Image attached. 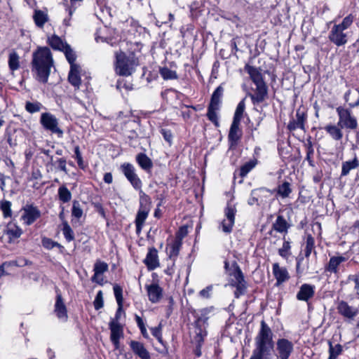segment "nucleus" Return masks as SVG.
<instances>
[{
  "label": "nucleus",
  "instance_id": "obj_64",
  "mask_svg": "<svg viewBox=\"0 0 359 359\" xmlns=\"http://www.w3.org/2000/svg\"><path fill=\"white\" fill-rule=\"evenodd\" d=\"M161 133L164 140L170 144L172 142V133L170 130H165V129H162Z\"/></svg>",
  "mask_w": 359,
  "mask_h": 359
},
{
  "label": "nucleus",
  "instance_id": "obj_63",
  "mask_svg": "<svg viewBox=\"0 0 359 359\" xmlns=\"http://www.w3.org/2000/svg\"><path fill=\"white\" fill-rule=\"evenodd\" d=\"M212 290V285H209L200 292V296L203 298H209Z\"/></svg>",
  "mask_w": 359,
  "mask_h": 359
},
{
  "label": "nucleus",
  "instance_id": "obj_27",
  "mask_svg": "<svg viewBox=\"0 0 359 359\" xmlns=\"http://www.w3.org/2000/svg\"><path fill=\"white\" fill-rule=\"evenodd\" d=\"M48 43L51 46L52 48L61 51L68 45L56 34H53L52 36L48 37Z\"/></svg>",
  "mask_w": 359,
  "mask_h": 359
},
{
  "label": "nucleus",
  "instance_id": "obj_39",
  "mask_svg": "<svg viewBox=\"0 0 359 359\" xmlns=\"http://www.w3.org/2000/svg\"><path fill=\"white\" fill-rule=\"evenodd\" d=\"M312 252H313L314 254L316 255V252L315 250L314 238L311 234H309L306 236V246L304 249L305 257L308 258L311 255Z\"/></svg>",
  "mask_w": 359,
  "mask_h": 359
},
{
  "label": "nucleus",
  "instance_id": "obj_9",
  "mask_svg": "<svg viewBox=\"0 0 359 359\" xmlns=\"http://www.w3.org/2000/svg\"><path fill=\"white\" fill-rule=\"evenodd\" d=\"M344 31V29L334 25L329 34L330 41L337 46L345 45L348 40L347 34Z\"/></svg>",
  "mask_w": 359,
  "mask_h": 359
},
{
  "label": "nucleus",
  "instance_id": "obj_28",
  "mask_svg": "<svg viewBox=\"0 0 359 359\" xmlns=\"http://www.w3.org/2000/svg\"><path fill=\"white\" fill-rule=\"evenodd\" d=\"M245 69L249 74L250 79L255 85L264 82L262 78V75L257 68L252 66L246 65Z\"/></svg>",
  "mask_w": 359,
  "mask_h": 359
},
{
  "label": "nucleus",
  "instance_id": "obj_21",
  "mask_svg": "<svg viewBox=\"0 0 359 359\" xmlns=\"http://www.w3.org/2000/svg\"><path fill=\"white\" fill-rule=\"evenodd\" d=\"M346 261V258L343 256H333L330 257L328 264L325 266V271L331 273L337 274L339 265Z\"/></svg>",
  "mask_w": 359,
  "mask_h": 359
},
{
  "label": "nucleus",
  "instance_id": "obj_32",
  "mask_svg": "<svg viewBox=\"0 0 359 359\" xmlns=\"http://www.w3.org/2000/svg\"><path fill=\"white\" fill-rule=\"evenodd\" d=\"M181 245L182 241H180V240H175L172 244L169 245L167 250L168 257L170 259L174 261L175 259L177 257Z\"/></svg>",
  "mask_w": 359,
  "mask_h": 359
},
{
  "label": "nucleus",
  "instance_id": "obj_34",
  "mask_svg": "<svg viewBox=\"0 0 359 359\" xmlns=\"http://www.w3.org/2000/svg\"><path fill=\"white\" fill-rule=\"evenodd\" d=\"M33 18L36 25L40 28L43 27L48 20L47 13L40 10H36L34 11Z\"/></svg>",
  "mask_w": 359,
  "mask_h": 359
},
{
  "label": "nucleus",
  "instance_id": "obj_16",
  "mask_svg": "<svg viewBox=\"0 0 359 359\" xmlns=\"http://www.w3.org/2000/svg\"><path fill=\"white\" fill-rule=\"evenodd\" d=\"M81 68L79 65H72L70 67L68 81L76 89H79L81 83Z\"/></svg>",
  "mask_w": 359,
  "mask_h": 359
},
{
  "label": "nucleus",
  "instance_id": "obj_10",
  "mask_svg": "<svg viewBox=\"0 0 359 359\" xmlns=\"http://www.w3.org/2000/svg\"><path fill=\"white\" fill-rule=\"evenodd\" d=\"M111 330L110 339L113 343L115 349L119 348V339L123 336V330L122 326L116 321H111L109 323Z\"/></svg>",
  "mask_w": 359,
  "mask_h": 359
},
{
  "label": "nucleus",
  "instance_id": "obj_55",
  "mask_svg": "<svg viewBox=\"0 0 359 359\" xmlns=\"http://www.w3.org/2000/svg\"><path fill=\"white\" fill-rule=\"evenodd\" d=\"M11 203L8 201H5L1 204V209L3 212L4 217H8L11 216Z\"/></svg>",
  "mask_w": 359,
  "mask_h": 359
},
{
  "label": "nucleus",
  "instance_id": "obj_23",
  "mask_svg": "<svg viewBox=\"0 0 359 359\" xmlns=\"http://www.w3.org/2000/svg\"><path fill=\"white\" fill-rule=\"evenodd\" d=\"M290 225L282 215H278L273 224V229L278 233H287Z\"/></svg>",
  "mask_w": 359,
  "mask_h": 359
},
{
  "label": "nucleus",
  "instance_id": "obj_15",
  "mask_svg": "<svg viewBox=\"0 0 359 359\" xmlns=\"http://www.w3.org/2000/svg\"><path fill=\"white\" fill-rule=\"evenodd\" d=\"M144 263L150 271L154 270L159 266L158 251L156 248H151L149 249Z\"/></svg>",
  "mask_w": 359,
  "mask_h": 359
},
{
  "label": "nucleus",
  "instance_id": "obj_5",
  "mask_svg": "<svg viewBox=\"0 0 359 359\" xmlns=\"http://www.w3.org/2000/svg\"><path fill=\"white\" fill-rule=\"evenodd\" d=\"M236 213V209L235 206L228 203L224 209L225 218L220 223V227L223 232L230 233L232 231L235 223Z\"/></svg>",
  "mask_w": 359,
  "mask_h": 359
},
{
  "label": "nucleus",
  "instance_id": "obj_46",
  "mask_svg": "<svg viewBox=\"0 0 359 359\" xmlns=\"http://www.w3.org/2000/svg\"><path fill=\"white\" fill-rule=\"evenodd\" d=\"M59 198L63 203L69 202L72 198V194L69 189L65 187H60L58 189Z\"/></svg>",
  "mask_w": 359,
  "mask_h": 359
},
{
  "label": "nucleus",
  "instance_id": "obj_12",
  "mask_svg": "<svg viewBox=\"0 0 359 359\" xmlns=\"http://www.w3.org/2000/svg\"><path fill=\"white\" fill-rule=\"evenodd\" d=\"M337 309L340 315L348 319H353L358 313L357 308L349 306L345 301H340Z\"/></svg>",
  "mask_w": 359,
  "mask_h": 359
},
{
  "label": "nucleus",
  "instance_id": "obj_51",
  "mask_svg": "<svg viewBox=\"0 0 359 359\" xmlns=\"http://www.w3.org/2000/svg\"><path fill=\"white\" fill-rule=\"evenodd\" d=\"M62 232H63L65 238H66V240L67 241L70 242L72 240H74V236L73 231L71 229L70 226L67 224V222H65L63 224Z\"/></svg>",
  "mask_w": 359,
  "mask_h": 359
},
{
  "label": "nucleus",
  "instance_id": "obj_30",
  "mask_svg": "<svg viewBox=\"0 0 359 359\" xmlns=\"http://www.w3.org/2000/svg\"><path fill=\"white\" fill-rule=\"evenodd\" d=\"M136 161L144 170H150L153 166L151 160L144 153H140L137 155Z\"/></svg>",
  "mask_w": 359,
  "mask_h": 359
},
{
  "label": "nucleus",
  "instance_id": "obj_62",
  "mask_svg": "<svg viewBox=\"0 0 359 359\" xmlns=\"http://www.w3.org/2000/svg\"><path fill=\"white\" fill-rule=\"evenodd\" d=\"M187 233H188V231H187V226L180 227L179 231L177 233L175 240H180V241H182L183 238H184L187 235Z\"/></svg>",
  "mask_w": 359,
  "mask_h": 359
},
{
  "label": "nucleus",
  "instance_id": "obj_11",
  "mask_svg": "<svg viewBox=\"0 0 359 359\" xmlns=\"http://www.w3.org/2000/svg\"><path fill=\"white\" fill-rule=\"evenodd\" d=\"M54 313L57 317L62 322L67 320L68 315L67 307L60 293H57L56 296V300L54 306Z\"/></svg>",
  "mask_w": 359,
  "mask_h": 359
},
{
  "label": "nucleus",
  "instance_id": "obj_60",
  "mask_svg": "<svg viewBox=\"0 0 359 359\" xmlns=\"http://www.w3.org/2000/svg\"><path fill=\"white\" fill-rule=\"evenodd\" d=\"M74 158H76L78 165L80 168L83 169L85 168L84 163L83 161V158L81 156V154L80 152V149L79 146L75 147L74 148Z\"/></svg>",
  "mask_w": 359,
  "mask_h": 359
},
{
  "label": "nucleus",
  "instance_id": "obj_49",
  "mask_svg": "<svg viewBox=\"0 0 359 359\" xmlns=\"http://www.w3.org/2000/svg\"><path fill=\"white\" fill-rule=\"evenodd\" d=\"M62 51L64 52L67 61L70 64V67H72V65H76L74 63L76 60V55L69 45H67Z\"/></svg>",
  "mask_w": 359,
  "mask_h": 359
},
{
  "label": "nucleus",
  "instance_id": "obj_56",
  "mask_svg": "<svg viewBox=\"0 0 359 359\" xmlns=\"http://www.w3.org/2000/svg\"><path fill=\"white\" fill-rule=\"evenodd\" d=\"M290 243L287 241H284L283 246L279 249L278 253L279 255L286 258L290 255Z\"/></svg>",
  "mask_w": 359,
  "mask_h": 359
},
{
  "label": "nucleus",
  "instance_id": "obj_57",
  "mask_svg": "<svg viewBox=\"0 0 359 359\" xmlns=\"http://www.w3.org/2000/svg\"><path fill=\"white\" fill-rule=\"evenodd\" d=\"M94 307L96 310H99L104 306V301H103V294L102 292L100 290L95 298L94 302Z\"/></svg>",
  "mask_w": 359,
  "mask_h": 359
},
{
  "label": "nucleus",
  "instance_id": "obj_43",
  "mask_svg": "<svg viewBox=\"0 0 359 359\" xmlns=\"http://www.w3.org/2000/svg\"><path fill=\"white\" fill-rule=\"evenodd\" d=\"M140 190V208L150 210L151 208V200L149 196H147L142 190Z\"/></svg>",
  "mask_w": 359,
  "mask_h": 359
},
{
  "label": "nucleus",
  "instance_id": "obj_37",
  "mask_svg": "<svg viewBox=\"0 0 359 359\" xmlns=\"http://www.w3.org/2000/svg\"><path fill=\"white\" fill-rule=\"evenodd\" d=\"M262 192L263 194L267 193L268 189L262 187L259 189H253L251 192V196L248 199V204L250 205H259L260 203H259V195L260 194H262Z\"/></svg>",
  "mask_w": 359,
  "mask_h": 359
},
{
  "label": "nucleus",
  "instance_id": "obj_1",
  "mask_svg": "<svg viewBox=\"0 0 359 359\" xmlns=\"http://www.w3.org/2000/svg\"><path fill=\"white\" fill-rule=\"evenodd\" d=\"M32 71L35 72L36 80L43 83L48 81L50 69L53 66L51 52L47 47L39 48L32 53Z\"/></svg>",
  "mask_w": 359,
  "mask_h": 359
},
{
  "label": "nucleus",
  "instance_id": "obj_36",
  "mask_svg": "<svg viewBox=\"0 0 359 359\" xmlns=\"http://www.w3.org/2000/svg\"><path fill=\"white\" fill-rule=\"evenodd\" d=\"M358 165L359 162L356 157H355L352 161L344 162L341 168V175H347L351 170L356 168Z\"/></svg>",
  "mask_w": 359,
  "mask_h": 359
},
{
  "label": "nucleus",
  "instance_id": "obj_40",
  "mask_svg": "<svg viewBox=\"0 0 359 359\" xmlns=\"http://www.w3.org/2000/svg\"><path fill=\"white\" fill-rule=\"evenodd\" d=\"M250 359H273L271 351L254 349Z\"/></svg>",
  "mask_w": 359,
  "mask_h": 359
},
{
  "label": "nucleus",
  "instance_id": "obj_53",
  "mask_svg": "<svg viewBox=\"0 0 359 359\" xmlns=\"http://www.w3.org/2000/svg\"><path fill=\"white\" fill-rule=\"evenodd\" d=\"M353 16L350 14L343 19L341 23L335 25L345 30L351 27V25L353 24Z\"/></svg>",
  "mask_w": 359,
  "mask_h": 359
},
{
  "label": "nucleus",
  "instance_id": "obj_7",
  "mask_svg": "<svg viewBox=\"0 0 359 359\" xmlns=\"http://www.w3.org/2000/svg\"><path fill=\"white\" fill-rule=\"evenodd\" d=\"M120 168L132 186L135 189H140L142 187V181L135 173L134 166L129 163H125L121 165Z\"/></svg>",
  "mask_w": 359,
  "mask_h": 359
},
{
  "label": "nucleus",
  "instance_id": "obj_50",
  "mask_svg": "<svg viewBox=\"0 0 359 359\" xmlns=\"http://www.w3.org/2000/svg\"><path fill=\"white\" fill-rule=\"evenodd\" d=\"M353 94V95H355L357 97V100L354 102H350L349 106L351 107H355L359 105V90L358 88L355 89L353 91L348 90L345 95L344 98L346 102H348L351 100V95Z\"/></svg>",
  "mask_w": 359,
  "mask_h": 359
},
{
  "label": "nucleus",
  "instance_id": "obj_19",
  "mask_svg": "<svg viewBox=\"0 0 359 359\" xmlns=\"http://www.w3.org/2000/svg\"><path fill=\"white\" fill-rule=\"evenodd\" d=\"M146 290L149 297V299L152 303L158 302L162 297V289L161 287L156 284L153 283L151 285H146Z\"/></svg>",
  "mask_w": 359,
  "mask_h": 359
},
{
  "label": "nucleus",
  "instance_id": "obj_29",
  "mask_svg": "<svg viewBox=\"0 0 359 359\" xmlns=\"http://www.w3.org/2000/svg\"><path fill=\"white\" fill-rule=\"evenodd\" d=\"M19 55L14 50L11 51L8 55V64L9 69L13 73L20 67Z\"/></svg>",
  "mask_w": 359,
  "mask_h": 359
},
{
  "label": "nucleus",
  "instance_id": "obj_2",
  "mask_svg": "<svg viewBox=\"0 0 359 359\" xmlns=\"http://www.w3.org/2000/svg\"><path fill=\"white\" fill-rule=\"evenodd\" d=\"M138 65V60L133 54L127 55L122 51L116 53L115 71L117 74L123 76H130Z\"/></svg>",
  "mask_w": 359,
  "mask_h": 359
},
{
  "label": "nucleus",
  "instance_id": "obj_17",
  "mask_svg": "<svg viewBox=\"0 0 359 359\" xmlns=\"http://www.w3.org/2000/svg\"><path fill=\"white\" fill-rule=\"evenodd\" d=\"M315 294V286L304 283L302 285L299 291L297 294V299L299 301L307 302Z\"/></svg>",
  "mask_w": 359,
  "mask_h": 359
},
{
  "label": "nucleus",
  "instance_id": "obj_13",
  "mask_svg": "<svg viewBox=\"0 0 359 359\" xmlns=\"http://www.w3.org/2000/svg\"><path fill=\"white\" fill-rule=\"evenodd\" d=\"M40 215V211L36 208L30 205L24 208V212L21 218L25 224L30 225L35 222Z\"/></svg>",
  "mask_w": 359,
  "mask_h": 359
},
{
  "label": "nucleus",
  "instance_id": "obj_14",
  "mask_svg": "<svg viewBox=\"0 0 359 359\" xmlns=\"http://www.w3.org/2000/svg\"><path fill=\"white\" fill-rule=\"evenodd\" d=\"M273 274L276 279V286H279L290 278L289 273L286 268L280 266L278 263L273 264Z\"/></svg>",
  "mask_w": 359,
  "mask_h": 359
},
{
  "label": "nucleus",
  "instance_id": "obj_22",
  "mask_svg": "<svg viewBox=\"0 0 359 359\" xmlns=\"http://www.w3.org/2000/svg\"><path fill=\"white\" fill-rule=\"evenodd\" d=\"M150 210L139 208L135 218L136 232L139 234L144 226V222L148 217Z\"/></svg>",
  "mask_w": 359,
  "mask_h": 359
},
{
  "label": "nucleus",
  "instance_id": "obj_38",
  "mask_svg": "<svg viewBox=\"0 0 359 359\" xmlns=\"http://www.w3.org/2000/svg\"><path fill=\"white\" fill-rule=\"evenodd\" d=\"M257 158H254L250 159L249 161L244 163L240 169V175L242 177H245L249 172H250L257 164Z\"/></svg>",
  "mask_w": 359,
  "mask_h": 359
},
{
  "label": "nucleus",
  "instance_id": "obj_18",
  "mask_svg": "<svg viewBox=\"0 0 359 359\" xmlns=\"http://www.w3.org/2000/svg\"><path fill=\"white\" fill-rule=\"evenodd\" d=\"M256 90L254 94L250 95L253 104L262 102L267 95V86L266 83L256 84Z\"/></svg>",
  "mask_w": 359,
  "mask_h": 359
},
{
  "label": "nucleus",
  "instance_id": "obj_42",
  "mask_svg": "<svg viewBox=\"0 0 359 359\" xmlns=\"http://www.w3.org/2000/svg\"><path fill=\"white\" fill-rule=\"evenodd\" d=\"M219 109V107L212 105L208 106L207 116L208 119L212 122L216 126H219V121L217 111Z\"/></svg>",
  "mask_w": 359,
  "mask_h": 359
},
{
  "label": "nucleus",
  "instance_id": "obj_35",
  "mask_svg": "<svg viewBox=\"0 0 359 359\" xmlns=\"http://www.w3.org/2000/svg\"><path fill=\"white\" fill-rule=\"evenodd\" d=\"M223 92L224 88L221 86H218L212 95L209 105H212L219 108L221 100L223 95Z\"/></svg>",
  "mask_w": 359,
  "mask_h": 359
},
{
  "label": "nucleus",
  "instance_id": "obj_20",
  "mask_svg": "<svg viewBox=\"0 0 359 359\" xmlns=\"http://www.w3.org/2000/svg\"><path fill=\"white\" fill-rule=\"evenodd\" d=\"M130 347L133 353L141 359H151L149 351L146 349L144 344L137 341H131Z\"/></svg>",
  "mask_w": 359,
  "mask_h": 359
},
{
  "label": "nucleus",
  "instance_id": "obj_31",
  "mask_svg": "<svg viewBox=\"0 0 359 359\" xmlns=\"http://www.w3.org/2000/svg\"><path fill=\"white\" fill-rule=\"evenodd\" d=\"M273 191H276L277 195L280 196L281 198H287L292 193L291 184L288 182H284L282 184H279L277 187L276 189Z\"/></svg>",
  "mask_w": 359,
  "mask_h": 359
},
{
  "label": "nucleus",
  "instance_id": "obj_59",
  "mask_svg": "<svg viewBox=\"0 0 359 359\" xmlns=\"http://www.w3.org/2000/svg\"><path fill=\"white\" fill-rule=\"evenodd\" d=\"M42 245L48 250H50L56 246H60L59 243L53 241V240L48 238H43Z\"/></svg>",
  "mask_w": 359,
  "mask_h": 359
},
{
  "label": "nucleus",
  "instance_id": "obj_44",
  "mask_svg": "<svg viewBox=\"0 0 359 359\" xmlns=\"http://www.w3.org/2000/svg\"><path fill=\"white\" fill-rule=\"evenodd\" d=\"M245 100H242L237 105L236 111L234 113L233 121L241 122L243 117V112L245 111Z\"/></svg>",
  "mask_w": 359,
  "mask_h": 359
},
{
  "label": "nucleus",
  "instance_id": "obj_3",
  "mask_svg": "<svg viewBox=\"0 0 359 359\" xmlns=\"http://www.w3.org/2000/svg\"><path fill=\"white\" fill-rule=\"evenodd\" d=\"M261 327L255 337V348L272 351L273 348V332L269 325L262 320Z\"/></svg>",
  "mask_w": 359,
  "mask_h": 359
},
{
  "label": "nucleus",
  "instance_id": "obj_48",
  "mask_svg": "<svg viewBox=\"0 0 359 359\" xmlns=\"http://www.w3.org/2000/svg\"><path fill=\"white\" fill-rule=\"evenodd\" d=\"M306 114L305 112L300 109H297L296 111V119L294 121L297 123V125L299 127V128L304 130V122L306 121Z\"/></svg>",
  "mask_w": 359,
  "mask_h": 359
},
{
  "label": "nucleus",
  "instance_id": "obj_58",
  "mask_svg": "<svg viewBox=\"0 0 359 359\" xmlns=\"http://www.w3.org/2000/svg\"><path fill=\"white\" fill-rule=\"evenodd\" d=\"M83 210L80 205V203L78 201L73 202L72 206V215L77 219H79L82 217Z\"/></svg>",
  "mask_w": 359,
  "mask_h": 359
},
{
  "label": "nucleus",
  "instance_id": "obj_54",
  "mask_svg": "<svg viewBox=\"0 0 359 359\" xmlns=\"http://www.w3.org/2000/svg\"><path fill=\"white\" fill-rule=\"evenodd\" d=\"M42 105L40 102H27L25 105V109L27 111L30 113H35L40 111Z\"/></svg>",
  "mask_w": 359,
  "mask_h": 359
},
{
  "label": "nucleus",
  "instance_id": "obj_8",
  "mask_svg": "<svg viewBox=\"0 0 359 359\" xmlns=\"http://www.w3.org/2000/svg\"><path fill=\"white\" fill-rule=\"evenodd\" d=\"M278 359H288L293 351V344L285 339H280L276 343Z\"/></svg>",
  "mask_w": 359,
  "mask_h": 359
},
{
  "label": "nucleus",
  "instance_id": "obj_41",
  "mask_svg": "<svg viewBox=\"0 0 359 359\" xmlns=\"http://www.w3.org/2000/svg\"><path fill=\"white\" fill-rule=\"evenodd\" d=\"M329 358L328 359H337L339 355L341 354L342 351L341 345L337 344L334 346L332 344L331 341H329Z\"/></svg>",
  "mask_w": 359,
  "mask_h": 359
},
{
  "label": "nucleus",
  "instance_id": "obj_47",
  "mask_svg": "<svg viewBox=\"0 0 359 359\" xmlns=\"http://www.w3.org/2000/svg\"><path fill=\"white\" fill-rule=\"evenodd\" d=\"M160 74L165 80H171L177 79V75L175 71H172L168 67H163L160 69Z\"/></svg>",
  "mask_w": 359,
  "mask_h": 359
},
{
  "label": "nucleus",
  "instance_id": "obj_45",
  "mask_svg": "<svg viewBox=\"0 0 359 359\" xmlns=\"http://www.w3.org/2000/svg\"><path fill=\"white\" fill-rule=\"evenodd\" d=\"M114 296L116 297V302L118 305V309L116 311V317H118V314L122 309V302H123L122 288L118 285H114Z\"/></svg>",
  "mask_w": 359,
  "mask_h": 359
},
{
  "label": "nucleus",
  "instance_id": "obj_52",
  "mask_svg": "<svg viewBox=\"0 0 359 359\" xmlns=\"http://www.w3.org/2000/svg\"><path fill=\"white\" fill-rule=\"evenodd\" d=\"M108 270V265L101 261H97L94 265V272L97 273V274H103L105 271Z\"/></svg>",
  "mask_w": 359,
  "mask_h": 359
},
{
  "label": "nucleus",
  "instance_id": "obj_24",
  "mask_svg": "<svg viewBox=\"0 0 359 359\" xmlns=\"http://www.w3.org/2000/svg\"><path fill=\"white\" fill-rule=\"evenodd\" d=\"M240 122L233 121L229 133V140L231 142V145L235 144L241 136V130L239 128Z\"/></svg>",
  "mask_w": 359,
  "mask_h": 359
},
{
  "label": "nucleus",
  "instance_id": "obj_6",
  "mask_svg": "<svg viewBox=\"0 0 359 359\" xmlns=\"http://www.w3.org/2000/svg\"><path fill=\"white\" fill-rule=\"evenodd\" d=\"M40 122L44 128L55 133L58 137H62L63 131L58 127V121L55 116L50 113H43Z\"/></svg>",
  "mask_w": 359,
  "mask_h": 359
},
{
  "label": "nucleus",
  "instance_id": "obj_4",
  "mask_svg": "<svg viewBox=\"0 0 359 359\" xmlns=\"http://www.w3.org/2000/svg\"><path fill=\"white\" fill-rule=\"evenodd\" d=\"M337 112L339 116L338 126L351 130L357 128V120L351 115V112L349 109L339 107L337 108Z\"/></svg>",
  "mask_w": 359,
  "mask_h": 359
},
{
  "label": "nucleus",
  "instance_id": "obj_25",
  "mask_svg": "<svg viewBox=\"0 0 359 359\" xmlns=\"http://www.w3.org/2000/svg\"><path fill=\"white\" fill-rule=\"evenodd\" d=\"M22 233V229L15 224L10 223L8 224L6 230V234L8 236L10 243H12L15 239L20 238Z\"/></svg>",
  "mask_w": 359,
  "mask_h": 359
},
{
  "label": "nucleus",
  "instance_id": "obj_33",
  "mask_svg": "<svg viewBox=\"0 0 359 359\" xmlns=\"http://www.w3.org/2000/svg\"><path fill=\"white\" fill-rule=\"evenodd\" d=\"M232 275L234 277L235 285H236L238 290H241L244 289L245 288L244 277H243L241 270L240 269L239 266L237 264H236L235 269H234Z\"/></svg>",
  "mask_w": 359,
  "mask_h": 359
},
{
  "label": "nucleus",
  "instance_id": "obj_61",
  "mask_svg": "<svg viewBox=\"0 0 359 359\" xmlns=\"http://www.w3.org/2000/svg\"><path fill=\"white\" fill-rule=\"evenodd\" d=\"M135 320H136L137 326L139 327V328H140L142 335L145 338H147L148 337V333H147V329L145 327L144 323L143 322V320L139 316L136 315L135 316Z\"/></svg>",
  "mask_w": 359,
  "mask_h": 359
},
{
  "label": "nucleus",
  "instance_id": "obj_26",
  "mask_svg": "<svg viewBox=\"0 0 359 359\" xmlns=\"http://www.w3.org/2000/svg\"><path fill=\"white\" fill-rule=\"evenodd\" d=\"M343 128L332 124H328L325 126L324 129L330 135V136L334 140H341L343 137Z\"/></svg>",
  "mask_w": 359,
  "mask_h": 359
}]
</instances>
